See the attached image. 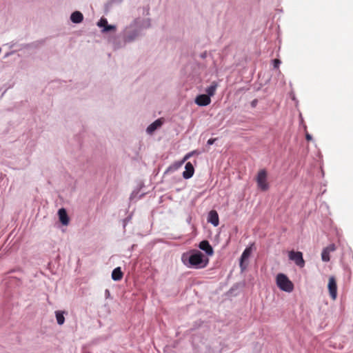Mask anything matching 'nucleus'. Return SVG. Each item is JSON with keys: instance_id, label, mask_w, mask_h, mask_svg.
Listing matches in <instances>:
<instances>
[{"instance_id": "nucleus-1", "label": "nucleus", "mask_w": 353, "mask_h": 353, "mask_svg": "<svg viewBox=\"0 0 353 353\" xmlns=\"http://www.w3.org/2000/svg\"><path fill=\"white\" fill-rule=\"evenodd\" d=\"M209 262V259L199 250H193L188 258V266L195 268H205Z\"/></svg>"}, {"instance_id": "nucleus-2", "label": "nucleus", "mask_w": 353, "mask_h": 353, "mask_svg": "<svg viewBox=\"0 0 353 353\" xmlns=\"http://www.w3.org/2000/svg\"><path fill=\"white\" fill-rule=\"evenodd\" d=\"M277 287L282 291L292 292L294 290V284L289 278L283 273H279L276 277Z\"/></svg>"}, {"instance_id": "nucleus-3", "label": "nucleus", "mask_w": 353, "mask_h": 353, "mask_svg": "<svg viewBox=\"0 0 353 353\" xmlns=\"http://www.w3.org/2000/svg\"><path fill=\"white\" fill-rule=\"evenodd\" d=\"M256 181L258 188L262 191H266L269 188L268 183V173L265 169H261L258 172L256 177Z\"/></svg>"}, {"instance_id": "nucleus-4", "label": "nucleus", "mask_w": 353, "mask_h": 353, "mask_svg": "<svg viewBox=\"0 0 353 353\" xmlns=\"http://www.w3.org/2000/svg\"><path fill=\"white\" fill-rule=\"evenodd\" d=\"M289 259L301 268L305 265V261L303 258V254L301 252L290 251L289 252Z\"/></svg>"}, {"instance_id": "nucleus-5", "label": "nucleus", "mask_w": 353, "mask_h": 353, "mask_svg": "<svg viewBox=\"0 0 353 353\" xmlns=\"http://www.w3.org/2000/svg\"><path fill=\"white\" fill-rule=\"evenodd\" d=\"M328 290L331 298L333 300H335L337 296V285L336 279L334 276H330L329 278L328 282Z\"/></svg>"}, {"instance_id": "nucleus-6", "label": "nucleus", "mask_w": 353, "mask_h": 353, "mask_svg": "<svg viewBox=\"0 0 353 353\" xmlns=\"http://www.w3.org/2000/svg\"><path fill=\"white\" fill-rule=\"evenodd\" d=\"M336 248L334 243L330 244L328 246L323 248L321 253V259L324 262H328L330 260V254L336 250Z\"/></svg>"}, {"instance_id": "nucleus-7", "label": "nucleus", "mask_w": 353, "mask_h": 353, "mask_svg": "<svg viewBox=\"0 0 353 353\" xmlns=\"http://www.w3.org/2000/svg\"><path fill=\"white\" fill-rule=\"evenodd\" d=\"M195 103L199 106H206L211 103V99L207 94H200L196 97Z\"/></svg>"}, {"instance_id": "nucleus-8", "label": "nucleus", "mask_w": 353, "mask_h": 353, "mask_svg": "<svg viewBox=\"0 0 353 353\" xmlns=\"http://www.w3.org/2000/svg\"><path fill=\"white\" fill-rule=\"evenodd\" d=\"M199 247L201 250L205 251L208 256H212L214 254V251L212 246L210 245V243L206 240H203L201 242H200Z\"/></svg>"}, {"instance_id": "nucleus-9", "label": "nucleus", "mask_w": 353, "mask_h": 353, "mask_svg": "<svg viewBox=\"0 0 353 353\" xmlns=\"http://www.w3.org/2000/svg\"><path fill=\"white\" fill-rule=\"evenodd\" d=\"M185 171L183 172V177L185 179L191 178L194 172V168L190 162H188L185 166Z\"/></svg>"}, {"instance_id": "nucleus-10", "label": "nucleus", "mask_w": 353, "mask_h": 353, "mask_svg": "<svg viewBox=\"0 0 353 353\" xmlns=\"http://www.w3.org/2000/svg\"><path fill=\"white\" fill-rule=\"evenodd\" d=\"M208 222L211 223L214 226H218L219 224V214L216 210H211L209 212Z\"/></svg>"}, {"instance_id": "nucleus-11", "label": "nucleus", "mask_w": 353, "mask_h": 353, "mask_svg": "<svg viewBox=\"0 0 353 353\" xmlns=\"http://www.w3.org/2000/svg\"><path fill=\"white\" fill-rule=\"evenodd\" d=\"M163 123V119L162 118L157 119L147 128V132L148 134H152L157 128L162 125Z\"/></svg>"}, {"instance_id": "nucleus-12", "label": "nucleus", "mask_w": 353, "mask_h": 353, "mask_svg": "<svg viewBox=\"0 0 353 353\" xmlns=\"http://www.w3.org/2000/svg\"><path fill=\"white\" fill-rule=\"evenodd\" d=\"M58 215L61 223L63 225H67L69 223V218L66 210L64 208H61L58 211Z\"/></svg>"}, {"instance_id": "nucleus-13", "label": "nucleus", "mask_w": 353, "mask_h": 353, "mask_svg": "<svg viewBox=\"0 0 353 353\" xmlns=\"http://www.w3.org/2000/svg\"><path fill=\"white\" fill-rule=\"evenodd\" d=\"M218 86H219V85H218L217 82H216V81L212 82L211 85L209 87H208L205 90L207 95L209 96L210 97H213L216 93V90Z\"/></svg>"}, {"instance_id": "nucleus-14", "label": "nucleus", "mask_w": 353, "mask_h": 353, "mask_svg": "<svg viewBox=\"0 0 353 353\" xmlns=\"http://www.w3.org/2000/svg\"><path fill=\"white\" fill-rule=\"evenodd\" d=\"M70 19L73 23H79L83 21V16L81 12L75 11L71 14Z\"/></svg>"}, {"instance_id": "nucleus-15", "label": "nucleus", "mask_w": 353, "mask_h": 353, "mask_svg": "<svg viewBox=\"0 0 353 353\" xmlns=\"http://www.w3.org/2000/svg\"><path fill=\"white\" fill-rule=\"evenodd\" d=\"M123 276V273L122 272L121 268L118 267L113 270L112 272V279L114 281H120L122 279Z\"/></svg>"}, {"instance_id": "nucleus-16", "label": "nucleus", "mask_w": 353, "mask_h": 353, "mask_svg": "<svg viewBox=\"0 0 353 353\" xmlns=\"http://www.w3.org/2000/svg\"><path fill=\"white\" fill-rule=\"evenodd\" d=\"M251 252H252V248L250 247V248H245V250L243 251V252L242 253L241 256V261H240V266L242 269L243 268V264L244 261L247 260L250 257Z\"/></svg>"}, {"instance_id": "nucleus-17", "label": "nucleus", "mask_w": 353, "mask_h": 353, "mask_svg": "<svg viewBox=\"0 0 353 353\" xmlns=\"http://www.w3.org/2000/svg\"><path fill=\"white\" fill-rule=\"evenodd\" d=\"M56 319L57 323L59 325H63L65 321V318L63 316V312L61 311H57L56 312Z\"/></svg>"}, {"instance_id": "nucleus-18", "label": "nucleus", "mask_w": 353, "mask_h": 353, "mask_svg": "<svg viewBox=\"0 0 353 353\" xmlns=\"http://www.w3.org/2000/svg\"><path fill=\"white\" fill-rule=\"evenodd\" d=\"M108 20L104 18V17H102L101 18V19L98 21L97 23V26L100 28H105V27L108 25Z\"/></svg>"}, {"instance_id": "nucleus-19", "label": "nucleus", "mask_w": 353, "mask_h": 353, "mask_svg": "<svg viewBox=\"0 0 353 353\" xmlns=\"http://www.w3.org/2000/svg\"><path fill=\"white\" fill-rule=\"evenodd\" d=\"M116 30V26L113 25H107L105 28L102 30L103 32H108L109 31H114Z\"/></svg>"}, {"instance_id": "nucleus-20", "label": "nucleus", "mask_w": 353, "mask_h": 353, "mask_svg": "<svg viewBox=\"0 0 353 353\" xmlns=\"http://www.w3.org/2000/svg\"><path fill=\"white\" fill-rule=\"evenodd\" d=\"M192 156V154L191 153H188L184 157L183 159H182V161H179V165H182L190 157Z\"/></svg>"}, {"instance_id": "nucleus-21", "label": "nucleus", "mask_w": 353, "mask_h": 353, "mask_svg": "<svg viewBox=\"0 0 353 353\" xmlns=\"http://www.w3.org/2000/svg\"><path fill=\"white\" fill-rule=\"evenodd\" d=\"M281 63V61L278 59H275L273 61V65L274 68H279V65Z\"/></svg>"}, {"instance_id": "nucleus-22", "label": "nucleus", "mask_w": 353, "mask_h": 353, "mask_svg": "<svg viewBox=\"0 0 353 353\" xmlns=\"http://www.w3.org/2000/svg\"><path fill=\"white\" fill-rule=\"evenodd\" d=\"M215 141H216V139H208L207 143L208 145H212L215 142Z\"/></svg>"}, {"instance_id": "nucleus-23", "label": "nucleus", "mask_w": 353, "mask_h": 353, "mask_svg": "<svg viewBox=\"0 0 353 353\" xmlns=\"http://www.w3.org/2000/svg\"><path fill=\"white\" fill-rule=\"evenodd\" d=\"M305 138H306L307 141H311L312 139V136L308 133H306Z\"/></svg>"}, {"instance_id": "nucleus-24", "label": "nucleus", "mask_w": 353, "mask_h": 353, "mask_svg": "<svg viewBox=\"0 0 353 353\" xmlns=\"http://www.w3.org/2000/svg\"><path fill=\"white\" fill-rule=\"evenodd\" d=\"M179 162H176L174 165L176 169L179 168V167H181V165H179Z\"/></svg>"}, {"instance_id": "nucleus-25", "label": "nucleus", "mask_w": 353, "mask_h": 353, "mask_svg": "<svg viewBox=\"0 0 353 353\" xmlns=\"http://www.w3.org/2000/svg\"><path fill=\"white\" fill-rule=\"evenodd\" d=\"M255 105L254 101L252 102V105L254 106Z\"/></svg>"}]
</instances>
